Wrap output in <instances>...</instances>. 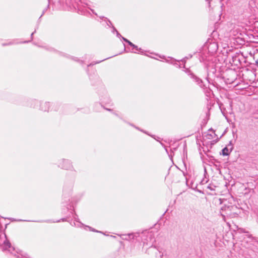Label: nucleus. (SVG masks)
<instances>
[{
	"label": "nucleus",
	"mask_w": 258,
	"mask_h": 258,
	"mask_svg": "<svg viewBox=\"0 0 258 258\" xmlns=\"http://www.w3.org/2000/svg\"><path fill=\"white\" fill-rule=\"evenodd\" d=\"M229 153L230 152L229 151V149L227 147L224 148L222 150V155L223 156L228 155L229 154Z\"/></svg>",
	"instance_id": "1"
},
{
	"label": "nucleus",
	"mask_w": 258,
	"mask_h": 258,
	"mask_svg": "<svg viewBox=\"0 0 258 258\" xmlns=\"http://www.w3.org/2000/svg\"><path fill=\"white\" fill-rule=\"evenodd\" d=\"M128 43H129V44H130V45H131V46H134V44H133L132 42H131L128 41Z\"/></svg>",
	"instance_id": "2"
},
{
	"label": "nucleus",
	"mask_w": 258,
	"mask_h": 258,
	"mask_svg": "<svg viewBox=\"0 0 258 258\" xmlns=\"http://www.w3.org/2000/svg\"><path fill=\"white\" fill-rule=\"evenodd\" d=\"M255 62L257 64H258V59L255 61Z\"/></svg>",
	"instance_id": "3"
}]
</instances>
